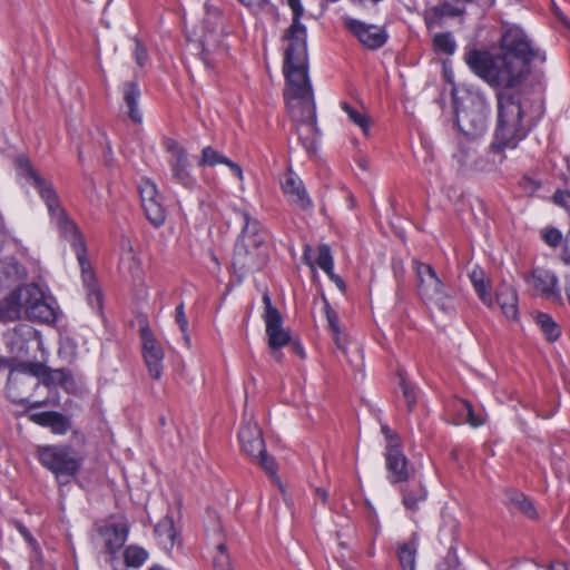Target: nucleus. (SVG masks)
I'll return each mask as SVG.
<instances>
[{"mask_svg":"<svg viewBox=\"0 0 570 570\" xmlns=\"http://www.w3.org/2000/svg\"><path fill=\"white\" fill-rule=\"evenodd\" d=\"M501 55L476 48L468 49L464 61L470 70L493 88L512 89L529 75V65L546 57L533 48L527 35L519 27L505 30L501 38Z\"/></svg>","mask_w":570,"mask_h":570,"instance_id":"f257e3e1","label":"nucleus"},{"mask_svg":"<svg viewBox=\"0 0 570 570\" xmlns=\"http://www.w3.org/2000/svg\"><path fill=\"white\" fill-rule=\"evenodd\" d=\"M283 72L286 80L284 99L288 114L296 125L298 139L306 151H315L320 130L308 65L283 67Z\"/></svg>","mask_w":570,"mask_h":570,"instance_id":"f03ea898","label":"nucleus"},{"mask_svg":"<svg viewBox=\"0 0 570 570\" xmlns=\"http://www.w3.org/2000/svg\"><path fill=\"white\" fill-rule=\"evenodd\" d=\"M14 166L18 174L38 190L60 236L70 243L76 254H82L83 249L87 248L83 235L76 223L61 207L59 196L52 183L45 179L24 155H20L16 158Z\"/></svg>","mask_w":570,"mask_h":570,"instance_id":"7ed1b4c3","label":"nucleus"},{"mask_svg":"<svg viewBox=\"0 0 570 570\" xmlns=\"http://www.w3.org/2000/svg\"><path fill=\"white\" fill-rule=\"evenodd\" d=\"M243 226L235 244L233 254V268L235 273L245 275L261 271L268 262V234L262 223L252 217L247 210H235Z\"/></svg>","mask_w":570,"mask_h":570,"instance_id":"20e7f679","label":"nucleus"},{"mask_svg":"<svg viewBox=\"0 0 570 570\" xmlns=\"http://www.w3.org/2000/svg\"><path fill=\"white\" fill-rule=\"evenodd\" d=\"M498 118L490 150L505 158V149H515L529 134L523 125V108L517 95L500 90L497 94Z\"/></svg>","mask_w":570,"mask_h":570,"instance_id":"39448f33","label":"nucleus"},{"mask_svg":"<svg viewBox=\"0 0 570 570\" xmlns=\"http://www.w3.org/2000/svg\"><path fill=\"white\" fill-rule=\"evenodd\" d=\"M60 368L52 370L40 362H19L10 367L6 391L8 399L18 405L27 409L42 407L48 404L45 401L30 402L18 391V384H28L29 387H38L40 383L45 386H56L59 382Z\"/></svg>","mask_w":570,"mask_h":570,"instance_id":"423d86ee","label":"nucleus"},{"mask_svg":"<svg viewBox=\"0 0 570 570\" xmlns=\"http://www.w3.org/2000/svg\"><path fill=\"white\" fill-rule=\"evenodd\" d=\"M36 453L41 465L55 475L59 487L71 483L83 463L77 451L66 444L38 445Z\"/></svg>","mask_w":570,"mask_h":570,"instance_id":"0eeeda50","label":"nucleus"},{"mask_svg":"<svg viewBox=\"0 0 570 570\" xmlns=\"http://www.w3.org/2000/svg\"><path fill=\"white\" fill-rule=\"evenodd\" d=\"M455 105V124L459 130L468 138L474 139L483 136L488 128L490 105L487 98L479 92H469Z\"/></svg>","mask_w":570,"mask_h":570,"instance_id":"6e6552de","label":"nucleus"},{"mask_svg":"<svg viewBox=\"0 0 570 570\" xmlns=\"http://www.w3.org/2000/svg\"><path fill=\"white\" fill-rule=\"evenodd\" d=\"M293 12V20L291 26L286 29L283 39L288 41L284 52L283 67H294L308 65L307 55V30L301 22V17L304 13V8L301 0H284Z\"/></svg>","mask_w":570,"mask_h":570,"instance_id":"1a4fd4ad","label":"nucleus"},{"mask_svg":"<svg viewBox=\"0 0 570 570\" xmlns=\"http://www.w3.org/2000/svg\"><path fill=\"white\" fill-rule=\"evenodd\" d=\"M412 264L417 279L416 291L422 301L434 303L444 312H453L452 296L446 292L433 266L417 259H413Z\"/></svg>","mask_w":570,"mask_h":570,"instance_id":"9d476101","label":"nucleus"},{"mask_svg":"<svg viewBox=\"0 0 570 570\" xmlns=\"http://www.w3.org/2000/svg\"><path fill=\"white\" fill-rule=\"evenodd\" d=\"M242 451L262 466L266 473L276 478L277 464L266 452L262 430L256 423H245L238 432Z\"/></svg>","mask_w":570,"mask_h":570,"instance_id":"9b49d317","label":"nucleus"},{"mask_svg":"<svg viewBox=\"0 0 570 570\" xmlns=\"http://www.w3.org/2000/svg\"><path fill=\"white\" fill-rule=\"evenodd\" d=\"M13 298L19 302L20 309L30 321L51 324L57 321L55 308L46 302L41 288L37 284H28L13 292Z\"/></svg>","mask_w":570,"mask_h":570,"instance_id":"f8f14e48","label":"nucleus"},{"mask_svg":"<svg viewBox=\"0 0 570 570\" xmlns=\"http://www.w3.org/2000/svg\"><path fill=\"white\" fill-rule=\"evenodd\" d=\"M342 24L346 31L355 37L360 43L368 50H377L382 48L389 39L385 28L366 23L350 16L342 17Z\"/></svg>","mask_w":570,"mask_h":570,"instance_id":"ddd939ff","label":"nucleus"},{"mask_svg":"<svg viewBox=\"0 0 570 570\" xmlns=\"http://www.w3.org/2000/svg\"><path fill=\"white\" fill-rule=\"evenodd\" d=\"M164 148L170 154L168 166L171 178L175 183L191 189L196 185V179L189 169V160L186 149L175 139L167 138L164 141Z\"/></svg>","mask_w":570,"mask_h":570,"instance_id":"4468645a","label":"nucleus"},{"mask_svg":"<svg viewBox=\"0 0 570 570\" xmlns=\"http://www.w3.org/2000/svg\"><path fill=\"white\" fill-rule=\"evenodd\" d=\"M524 281L532 286L540 296L552 299L560 305L563 304L559 277L554 272L537 267L524 276Z\"/></svg>","mask_w":570,"mask_h":570,"instance_id":"2eb2a0df","label":"nucleus"},{"mask_svg":"<svg viewBox=\"0 0 570 570\" xmlns=\"http://www.w3.org/2000/svg\"><path fill=\"white\" fill-rule=\"evenodd\" d=\"M402 498V504L410 519L415 520V515L421 510L429 497V491L421 478H412L399 484Z\"/></svg>","mask_w":570,"mask_h":570,"instance_id":"dca6fc26","label":"nucleus"},{"mask_svg":"<svg viewBox=\"0 0 570 570\" xmlns=\"http://www.w3.org/2000/svg\"><path fill=\"white\" fill-rule=\"evenodd\" d=\"M142 340V356L148 370L149 375L154 380H159L163 375V361L165 357L164 350L158 341L155 338L149 327L140 330Z\"/></svg>","mask_w":570,"mask_h":570,"instance_id":"f3484780","label":"nucleus"},{"mask_svg":"<svg viewBox=\"0 0 570 570\" xmlns=\"http://www.w3.org/2000/svg\"><path fill=\"white\" fill-rule=\"evenodd\" d=\"M282 190L291 204L302 210H311L314 206L309 198L303 180L292 170H287L281 179Z\"/></svg>","mask_w":570,"mask_h":570,"instance_id":"a211bd4d","label":"nucleus"},{"mask_svg":"<svg viewBox=\"0 0 570 570\" xmlns=\"http://www.w3.org/2000/svg\"><path fill=\"white\" fill-rule=\"evenodd\" d=\"M385 464L387 480L391 484H400L415 476L410 468V462L401 449H391L385 451Z\"/></svg>","mask_w":570,"mask_h":570,"instance_id":"6ab92c4d","label":"nucleus"},{"mask_svg":"<svg viewBox=\"0 0 570 570\" xmlns=\"http://www.w3.org/2000/svg\"><path fill=\"white\" fill-rule=\"evenodd\" d=\"M265 332L267 336V345L271 352L275 355L277 361H281L282 353L281 348L289 345L291 333L283 327V317L279 315L276 318L265 321Z\"/></svg>","mask_w":570,"mask_h":570,"instance_id":"aec40b11","label":"nucleus"},{"mask_svg":"<svg viewBox=\"0 0 570 570\" xmlns=\"http://www.w3.org/2000/svg\"><path fill=\"white\" fill-rule=\"evenodd\" d=\"M30 420L57 435H65L71 429V417L58 411L32 413Z\"/></svg>","mask_w":570,"mask_h":570,"instance_id":"412c9836","label":"nucleus"},{"mask_svg":"<svg viewBox=\"0 0 570 570\" xmlns=\"http://www.w3.org/2000/svg\"><path fill=\"white\" fill-rule=\"evenodd\" d=\"M463 13V10L453 6L449 1H442L436 6L428 8L424 11V22L428 29L442 26V19L444 17H459Z\"/></svg>","mask_w":570,"mask_h":570,"instance_id":"4be33fe9","label":"nucleus"},{"mask_svg":"<svg viewBox=\"0 0 570 570\" xmlns=\"http://www.w3.org/2000/svg\"><path fill=\"white\" fill-rule=\"evenodd\" d=\"M100 533L106 539V551L116 556L127 540L128 527L126 523H114L102 529Z\"/></svg>","mask_w":570,"mask_h":570,"instance_id":"5701e85b","label":"nucleus"},{"mask_svg":"<svg viewBox=\"0 0 570 570\" xmlns=\"http://www.w3.org/2000/svg\"><path fill=\"white\" fill-rule=\"evenodd\" d=\"M495 301L503 314L511 320L518 318V294L510 285H501L495 293Z\"/></svg>","mask_w":570,"mask_h":570,"instance_id":"b1692460","label":"nucleus"},{"mask_svg":"<svg viewBox=\"0 0 570 570\" xmlns=\"http://www.w3.org/2000/svg\"><path fill=\"white\" fill-rule=\"evenodd\" d=\"M507 504L512 513H521L529 519H537L538 512L533 502L522 492L509 491Z\"/></svg>","mask_w":570,"mask_h":570,"instance_id":"393cba45","label":"nucleus"},{"mask_svg":"<svg viewBox=\"0 0 570 570\" xmlns=\"http://www.w3.org/2000/svg\"><path fill=\"white\" fill-rule=\"evenodd\" d=\"M122 97L128 108V117L136 124L142 120L141 112L138 109L140 90L136 81H127L122 85Z\"/></svg>","mask_w":570,"mask_h":570,"instance_id":"a878e982","label":"nucleus"},{"mask_svg":"<svg viewBox=\"0 0 570 570\" xmlns=\"http://www.w3.org/2000/svg\"><path fill=\"white\" fill-rule=\"evenodd\" d=\"M419 539L415 533L412 534L409 541L399 543L397 559L403 570H414L415 559L417 552Z\"/></svg>","mask_w":570,"mask_h":570,"instance_id":"bb28decb","label":"nucleus"},{"mask_svg":"<svg viewBox=\"0 0 570 570\" xmlns=\"http://www.w3.org/2000/svg\"><path fill=\"white\" fill-rule=\"evenodd\" d=\"M535 323L548 342L553 343L560 338L561 327L550 314L539 312L535 316Z\"/></svg>","mask_w":570,"mask_h":570,"instance_id":"cd10ccee","label":"nucleus"},{"mask_svg":"<svg viewBox=\"0 0 570 570\" xmlns=\"http://www.w3.org/2000/svg\"><path fill=\"white\" fill-rule=\"evenodd\" d=\"M146 218L149 220L151 225L155 227H160L164 225L166 220V209L163 205V198L159 197L154 202H149L141 206Z\"/></svg>","mask_w":570,"mask_h":570,"instance_id":"c85d7f7f","label":"nucleus"},{"mask_svg":"<svg viewBox=\"0 0 570 570\" xmlns=\"http://www.w3.org/2000/svg\"><path fill=\"white\" fill-rule=\"evenodd\" d=\"M155 534L161 543L173 547L176 538L174 520L169 515L163 518L154 528Z\"/></svg>","mask_w":570,"mask_h":570,"instance_id":"c756f323","label":"nucleus"},{"mask_svg":"<svg viewBox=\"0 0 570 570\" xmlns=\"http://www.w3.org/2000/svg\"><path fill=\"white\" fill-rule=\"evenodd\" d=\"M147 559V550L139 546L131 544L124 550V562L128 568H139Z\"/></svg>","mask_w":570,"mask_h":570,"instance_id":"7c9ffc66","label":"nucleus"},{"mask_svg":"<svg viewBox=\"0 0 570 570\" xmlns=\"http://www.w3.org/2000/svg\"><path fill=\"white\" fill-rule=\"evenodd\" d=\"M433 49L439 53L452 56L456 50V42L451 32H440L433 37Z\"/></svg>","mask_w":570,"mask_h":570,"instance_id":"2f4dec72","label":"nucleus"},{"mask_svg":"<svg viewBox=\"0 0 570 570\" xmlns=\"http://www.w3.org/2000/svg\"><path fill=\"white\" fill-rule=\"evenodd\" d=\"M227 163V157L212 146L204 147L198 159L199 167H214Z\"/></svg>","mask_w":570,"mask_h":570,"instance_id":"473e14b6","label":"nucleus"},{"mask_svg":"<svg viewBox=\"0 0 570 570\" xmlns=\"http://www.w3.org/2000/svg\"><path fill=\"white\" fill-rule=\"evenodd\" d=\"M76 256L81 269V276L86 288L97 287L98 284L96 281V275L87 257V248L83 249L82 254H76Z\"/></svg>","mask_w":570,"mask_h":570,"instance_id":"72a5a7b5","label":"nucleus"},{"mask_svg":"<svg viewBox=\"0 0 570 570\" xmlns=\"http://www.w3.org/2000/svg\"><path fill=\"white\" fill-rule=\"evenodd\" d=\"M213 570H234L227 548L223 541H219L215 546V552L213 554Z\"/></svg>","mask_w":570,"mask_h":570,"instance_id":"f704fd0d","label":"nucleus"},{"mask_svg":"<svg viewBox=\"0 0 570 570\" xmlns=\"http://www.w3.org/2000/svg\"><path fill=\"white\" fill-rule=\"evenodd\" d=\"M20 317V304L13 298V292L4 301L0 302V321H14Z\"/></svg>","mask_w":570,"mask_h":570,"instance_id":"c9c22d12","label":"nucleus"},{"mask_svg":"<svg viewBox=\"0 0 570 570\" xmlns=\"http://www.w3.org/2000/svg\"><path fill=\"white\" fill-rule=\"evenodd\" d=\"M400 377V389L402 391L403 399L406 404V410L409 413L413 412L416 403H417V392L416 389L411 385L405 377L399 372Z\"/></svg>","mask_w":570,"mask_h":570,"instance_id":"e433bc0d","label":"nucleus"},{"mask_svg":"<svg viewBox=\"0 0 570 570\" xmlns=\"http://www.w3.org/2000/svg\"><path fill=\"white\" fill-rule=\"evenodd\" d=\"M341 108L347 114L348 119L352 122H354L355 125H357L365 135H367V132L370 130V124H368L367 117L365 115L361 114L360 111H357L354 107H352L346 101L341 102Z\"/></svg>","mask_w":570,"mask_h":570,"instance_id":"4c0bfd02","label":"nucleus"},{"mask_svg":"<svg viewBox=\"0 0 570 570\" xmlns=\"http://www.w3.org/2000/svg\"><path fill=\"white\" fill-rule=\"evenodd\" d=\"M318 255L316 259L317 266L326 274H332L334 269V261L331 253V247L327 244H321L318 246Z\"/></svg>","mask_w":570,"mask_h":570,"instance_id":"58836bf2","label":"nucleus"},{"mask_svg":"<svg viewBox=\"0 0 570 570\" xmlns=\"http://www.w3.org/2000/svg\"><path fill=\"white\" fill-rule=\"evenodd\" d=\"M461 419L473 428H478L483 424V420L478 416L472 407V404L468 401H459Z\"/></svg>","mask_w":570,"mask_h":570,"instance_id":"ea45409f","label":"nucleus"},{"mask_svg":"<svg viewBox=\"0 0 570 570\" xmlns=\"http://www.w3.org/2000/svg\"><path fill=\"white\" fill-rule=\"evenodd\" d=\"M139 195L141 200V206L149 202H154L161 197L159 195L158 188L155 183L149 179H145L139 185Z\"/></svg>","mask_w":570,"mask_h":570,"instance_id":"a19ab883","label":"nucleus"},{"mask_svg":"<svg viewBox=\"0 0 570 570\" xmlns=\"http://www.w3.org/2000/svg\"><path fill=\"white\" fill-rule=\"evenodd\" d=\"M175 321L178 324L183 335L184 341L187 345H190V336L188 334V320L185 314V304L180 302L175 309Z\"/></svg>","mask_w":570,"mask_h":570,"instance_id":"79ce46f5","label":"nucleus"},{"mask_svg":"<svg viewBox=\"0 0 570 570\" xmlns=\"http://www.w3.org/2000/svg\"><path fill=\"white\" fill-rule=\"evenodd\" d=\"M473 288L484 305H487L488 307L493 306V298L491 295V286L485 279L479 281V282L475 281L473 284Z\"/></svg>","mask_w":570,"mask_h":570,"instance_id":"37998d69","label":"nucleus"},{"mask_svg":"<svg viewBox=\"0 0 570 570\" xmlns=\"http://www.w3.org/2000/svg\"><path fill=\"white\" fill-rule=\"evenodd\" d=\"M541 238L548 246L557 248L562 244L563 235L558 228L549 227L541 230Z\"/></svg>","mask_w":570,"mask_h":570,"instance_id":"c03bdc74","label":"nucleus"},{"mask_svg":"<svg viewBox=\"0 0 570 570\" xmlns=\"http://www.w3.org/2000/svg\"><path fill=\"white\" fill-rule=\"evenodd\" d=\"M324 301V313L328 323V328L334 335L340 334V318L337 313L334 311V308L331 306L328 301L326 298H323Z\"/></svg>","mask_w":570,"mask_h":570,"instance_id":"a18cd8bd","label":"nucleus"},{"mask_svg":"<svg viewBox=\"0 0 570 570\" xmlns=\"http://www.w3.org/2000/svg\"><path fill=\"white\" fill-rule=\"evenodd\" d=\"M87 299L94 311L102 312L104 298L99 286L87 288Z\"/></svg>","mask_w":570,"mask_h":570,"instance_id":"49530a36","label":"nucleus"},{"mask_svg":"<svg viewBox=\"0 0 570 570\" xmlns=\"http://www.w3.org/2000/svg\"><path fill=\"white\" fill-rule=\"evenodd\" d=\"M58 386L62 387L66 392L71 393L77 389L76 381L70 370L60 368Z\"/></svg>","mask_w":570,"mask_h":570,"instance_id":"de8ad7c7","label":"nucleus"},{"mask_svg":"<svg viewBox=\"0 0 570 570\" xmlns=\"http://www.w3.org/2000/svg\"><path fill=\"white\" fill-rule=\"evenodd\" d=\"M381 431H382V433L385 436L386 442H387V444L385 446V451H389V450L394 449V448L395 449H401L402 448L399 434L395 433L394 431H392L389 425L383 424L381 426Z\"/></svg>","mask_w":570,"mask_h":570,"instance_id":"09e8293b","label":"nucleus"},{"mask_svg":"<svg viewBox=\"0 0 570 570\" xmlns=\"http://www.w3.org/2000/svg\"><path fill=\"white\" fill-rule=\"evenodd\" d=\"M134 57L136 63L141 68L149 61L148 50L139 39H135Z\"/></svg>","mask_w":570,"mask_h":570,"instance_id":"8fccbe9b","label":"nucleus"},{"mask_svg":"<svg viewBox=\"0 0 570 570\" xmlns=\"http://www.w3.org/2000/svg\"><path fill=\"white\" fill-rule=\"evenodd\" d=\"M22 269V266L13 257L0 261V271L2 273H6L8 276H10L11 274L18 276L20 275Z\"/></svg>","mask_w":570,"mask_h":570,"instance_id":"3c124183","label":"nucleus"},{"mask_svg":"<svg viewBox=\"0 0 570 570\" xmlns=\"http://www.w3.org/2000/svg\"><path fill=\"white\" fill-rule=\"evenodd\" d=\"M519 185L521 189L529 195H533L541 188V183L538 179H534L529 176H523L520 179Z\"/></svg>","mask_w":570,"mask_h":570,"instance_id":"603ef678","label":"nucleus"},{"mask_svg":"<svg viewBox=\"0 0 570 570\" xmlns=\"http://www.w3.org/2000/svg\"><path fill=\"white\" fill-rule=\"evenodd\" d=\"M262 299L265 305V311H264V315H263L264 322L267 320L276 318L281 315L279 311L272 305V299H271L268 293H265L263 295Z\"/></svg>","mask_w":570,"mask_h":570,"instance_id":"864d4df0","label":"nucleus"},{"mask_svg":"<svg viewBox=\"0 0 570 570\" xmlns=\"http://www.w3.org/2000/svg\"><path fill=\"white\" fill-rule=\"evenodd\" d=\"M553 202L570 214V191L558 189L553 194Z\"/></svg>","mask_w":570,"mask_h":570,"instance_id":"5fc2aeb1","label":"nucleus"},{"mask_svg":"<svg viewBox=\"0 0 570 570\" xmlns=\"http://www.w3.org/2000/svg\"><path fill=\"white\" fill-rule=\"evenodd\" d=\"M560 258L563 264L570 266V230L564 239Z\"/></svg>","mask_w":570,"mask_h":570,"instance_id":"6e6d98bb","label":"nucleus"},{"mask_svg":"<svg viewBox=\"0 0 570 570\" xmlns=\"http://www.w3.org/2000/svg\"><path fill=\"white\" fill-rule=\"evenodd\" d=\"M238 1L247 8H257V9L265 8L269 2V0H238Z\"/></svg>","mask_w":570,"mask_h":570,"instance_id":"4d7b16f0","label":"nucleus"},{"mask_svg":"<svg viewBox=\"0 0 570 570\" xmlns=\"http://www.w3.org/2000/svg\"><path fill=\"white\" fill-rule=\"evenodd\" d=\"M17 529L29 544L35 546L37 543L30 531L22 523H18Z\"/></svg>","mask_w":570,"mask_h":570,"instance_id":"13d9d810","label":"nucleus"},{"mask_svg":"<svg viewBox=\"0 0 570 570\" xmlns=\"http://www.w3.org/2000/svg\"><path fill=\"white\" fill-rule=\"evenodd\" d=\"M224 165H226L227 167H229V169L234 173V175L239 179V180H243V169L242 167L236 164L235 161L230 160L229 158H227V163H225Z\"/></svg>","mask_w":570,"mask_h":570,"instance_id":"bf43d9fd","label":"nucleus"},{"mask_svg":"<svg viewBox=\"0 0 570 570\" xmlns=\"http://www.w3.org/2000/svg\"><path fill=\"white\" fill-rule=\"evenodd\" d=\"M446 561H448L450 567H458L459 566V560H458V556H456V549L453 546H451L449 548L448 556H446Z\"/></svg>","mask_w":570,"mask_h":570,"instance_id":"052dcab7","label":"nucleus"},{"mask_svg":"<svg viewBox=\"0 0 570 570\" xmlns=\"http://www.w3.org/2000/svg\"><path fill=\"white\" fill-rule=\"evenodd\" d=\"M327 276L335 283V285L338 287L340 291L345 292L346 285L345 282L342 279L341 276L336 275L334 273V269L332 271V274H327Z\"/></svg>","mask_w":570,"mask_h":570,"instance_id":"680f3d73","label":"nucleus"},{"mask_svg":"<svg viewBox=\"0 0 570 570\" xmlns=\"http://www.w3.org/2000/svg\"><path fill=\"white\" fill-rule=\"evenodd\" d=\"M291 350L294 354L298 355L301 358L305 357V351L304 347L299 342H292L289 343Z\"/></svg>","mask_w":570,"mask_h":570,"instance_id":"e2e57ef3","label":"nucleus"},{"mask_svg":"<svg viewBox=\"0 0 570 570\" xmlns=\"http://www.w3.org/2000/svg\"><path fill=\"white\" fill-rule=\"evenodd\" d=\"M202 60L207 69L215 68L214 61L212 60V58L209 57V53L205 49L202 51Z\"/></svg>","mask_w":570,"mask_h":570,"instance_id":"0e129e2a","label":"nucleus"},{"mask_svg":"<svg viewBox=\"0 0 570 570\" xmlns=\"http://www.w3.org/2000/svg\"><path fill=\"white\" fill-rule=\"evenodd\" d=\"M315 495L322 501L323 504H326L327 497H328L326 490H324L322 488H316Z\"/></svg>","mask_w":570,"mask_h":570,"instance_id":"69168bd1","label":"nucleus"},{"mask_svg":"<svg viewBox=\"0 0 570 570\" xmlns=\"http://www.w3.org/2000/svg\"><path fill=\"white\" fill-rule=\"evenodd\" d=\"M470 279H471V283L472 285L474 284V282H479V281H483L484 279V275H483V272L482 271H473L470 275Z\"/></svg>","mask_w":570,"mask_h":570,"instance_id":"338daca9","label":"nucleus"},{"mask_svg":"<svg viewBox=\"0 0 570 570\" xmlns=\"http://www.w3.org/2000/svg\"><path fill=\"white\" fill-rule=\"evenodd\" d=\"M548 570H568V569L564 563L557 561V562H551Z\"/></svg>","mask_w":570,"mask_h":570,"instance_id":"774afa93","label":"nucleus"}]
</instances>
